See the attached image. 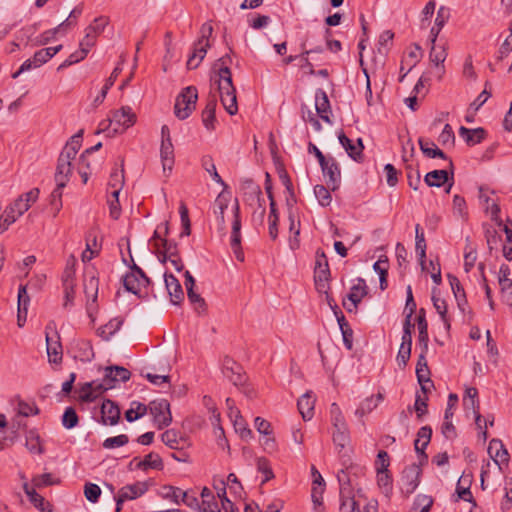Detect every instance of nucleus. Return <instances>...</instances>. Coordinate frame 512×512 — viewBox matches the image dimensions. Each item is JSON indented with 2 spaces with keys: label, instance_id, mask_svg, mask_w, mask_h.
I'll list each match as a JSON object with an SVG mask.
<instances>
[{
  "label": "nucleus",
  "instance_id": "1",
  "mask_svg": "<svg viewBox=\"0 0 512 512\" xmlns=\"http://www.w3.org/2000/svg\"><path fill=\"white\" fill-rule=\"evenodd\" d=\"M231 58L228 54L222 56L212 66L211 82L217 85L220 94V100L223 107L230 115H235L238 111L236 89L232 83L229 64Z\"/></svg>",
  "mask_w": 512,
  "mask_h": 512
},
{
  "label": "nucleus",
  "instance_id": "2",
  "mask_svg": "<svg viewBox=\"0 0 512 512\" xmlns=\"http://www.w3.org/2000/svg\"><path fill=\"white\" fill-rule=\"evenodd\" d=\"M40 190L33 188L21 194L9 204L0 216V233L8 229L19 217H21L38 200Z\"/></svg>",
  "mask_w": 512,
  "mask_h": 512
},
{
  "label": "nucleus",
  "instance_id": "3",
  "mask_svg": "<svg viewBox=\"0 0 512 512\" xmlns=\"http://www.w3.org/2000/svg\"><path fill=\"white\" fill-rule=\"evenodd\" d=\"M136 122V114L128 106L121 107L112 113V116L103 120L99 124V131H107L108 135L113 136L123 133Z\"/></svg>",
  "mask_w": 512,
  "mask_h": 512
},
{
  "label": "nucleus",
  "instance_id": "4",
  "mask_svg": "<svg viewBox=\"0 0 512 512\" xmlns=\"http://www.w3.org/2000/svg\"><path fill=\"white\" fill-rule=\"evenodd\" d=\"M197 99L198 92L196 87L188 86L183 89L181 94L176 98L174 105L175 115L181 120L188 118L196 108Z\"/></svg>",
  "mask_w": 512,
  "mask_h": 512
},
{
  "label": "nucleus",
  "instance_id": "5",
  "mask_svg": "<svg viewBox=\"0 0 512 512\" xmlns=\"http://www.w3.org/2000/svg\"><path fill=\"white\" fill-rule=\"evenodd\" d=\"M147 407L159 429L171 423L170 404L166 399L154 400Z\"/></svg>",
  "mask_w": 512,
  "mask_h": 512
},
{
  "label": "nucleus",
  "instance_id": "6",
  "mask_svg": "<svg viewBox=\"0 0 512 512\" xmlns=\"http://www.w3.org/2000/svg\"><path fill=\"white\" fill-rule=\"evenodd\" d=\"M112 388L113 384L108 381V378L104 374L101 382L91 381L85 383L80 390L79 398L83 402H93L103 392Z\"/></svg>",
  "mask_w": 512,
  "mask_h": 512
},
{
  "label": "nucleus",
  "instance_id": "7",
  "mask_svg": "<svg viewBox=\"0 0 512 512\" xmlns=\"http://www.w3.org/2000/svg\"><path fill=\"white\" fill-rule=\"evenodd\" d=\"M494 194L495 192L490 190L488 187H479V200L485 212L490 215L492 221L501 225L500 207L497 200L492 198V195Z\"/></svg>",
  "mask_w": 512,
  "mask_h": 512
},
{
  "label": "nucleus",
  "instance_id": "8",
  "mask_svg": "<svg viewBox=\"0 0 512 512\" xmlns=\"http://www.w3.org/2000/svg\"><path fill=\"white\" fill-rule=\"evenodd\" d=\"M150 280L144 271L136 264L133 265L132 271L123 277V285L125 289L133 294H138L141 285L149 284Z\"/></svg>",
  "mask_w": 512,
  "mask_h": 512
},
{
  "label": "nucleus",
  "instance_id": "9",
  "mask_svg": "<svg viewBox=\"0 0 512 512\" xmlns=\"http://www.w3.org/2000/svg\"><path fill=\"white\" fill-rule=\"evenodd\" d=\"M324 177L327 178V186L333 191L339 187L341 171L338 163L333 157H328L324 163L320 164Z\"/></svg>",
  "mask_w": 512,
  "mask_h": 512
},
{
  "label": "nucleus",
  "instance_id": "10",
  "mask_svg": "<svg viewBox=\"0 0 512 512\" xmlns=\"http://www.w3.org/2000/svg\"><path fill=\"white\" fill-rule=\"evenodd\" d=\"M107 24V18L102 16L95 18L94 21L85 29V36L81 40L80 46L88 48L93 47L96 42V38L103 32Z\"/></svg>",
  "mask_w": 512,
  "mask_h": 512
},
{
  "label": "nucleus",
  "instance_id": "11",
  "mask_svg": "<svg viewBox=\"0 0 512 512\" xmlns=\"http://www.w3.org/2000/svg\"><path fill=\"white\" fill-rule=\"evenodd\" d=\"M421 468L417 464L406 467L401 476L402 486L406 493H413L420 483Z\"/></svg>",
  "mask_w": 512,
  "mask_h": 512
},
{
  "label": "nucleus",
  "instance_id": "12",
  "mask_svg": "<svg viewBox=\"0 0 512 512\" xmlns=\"http://www.w3.org/2000/svg\"><path fill=\"white\" fill-rule=\"evenodd\" d=\"M71 352L76 360L90 362L94 359L92 344L86 339H74L71 343Z\"/></svg>",
  "mask_w": 512,
  "mask_h": 512
},
{
  "label": "nucleus",
  "instance_id": "13",
  "mask_svg": "<svg viewBox=\"0 0 512 512\" xmlns=\"http://www.w3.org/2000/svg\"><path fill=\"white\" fill-rule=\"evenodd\" d=\"M431 436L432 428L430 426H423L417 432V438L414 441V448L415 451L418 453L420 464H423L428 460V456L425 453V449L430 443Z\"/></svg>",
  "mask_w": 512,
  "mask_h": 512
},
{
  "label": "nucleus",
  "instance_id": "14",
  "mask_svg": "<svg viewBox=\"0 0 512 512\" xmlns=\"http://www.w3.org/2000/svg\"><path fill=\"white\" fill-rule=\"evenodd\" d=\"M164 282L172 304H180L184 299V292L179 280L171 273L164 274Z\"/></svg>",
  "mask_w": 512,
  "mask_h": 512
},
{
  "label": "nucleus",
  "instance_id": "15",
  "mask_svg": "<svg viewBox=\"0 0 512 512\" xmlns=\"http://www.w3.org/2000/svg\"><path fill=\"white\" fill-rule=\"evenodd\" d=\"M446 43L432 45L429 53L430 61L436 66L439 74L438 79L441 80L445 74L444 62L447 58Z\"/></svg>",
  "mask_w": 512,
  "mask_h": 512
},
{
  "label": "nucleus",
  "instance_id": "16",
  "mask_svg": "<svg viewBox=\"0 0 512 512\" xmlns=\"http://www.w3.org/2000/svg\"><path fill=\"white\" fill-rule=\"evenodd\" d=\"M340 144L343 146L347 154L355 161H361L363 157L362 139L358 138L356 143L349 139L343 132L338 135Z\"/></svg>",
  "mask_w": 512,
  "mask_h": 512
},
{
  "label": "nucleus",
  "instance_id": "17",
  "mask_svg": "<svg viewBox=\"0 0 512 512\" xmlns=\"http://www.w3.org/2000/svg\"><path fill=\"white\" fill-rule=\"evenodd\" d=\"M83 286L86 297L91 298L92 303H95L98 296L99 280L94 268L85 271Z\"/></svg>",
  "mask_w": 512,
  "mask_h": 512
},
{
  "label": "nucleus",
  "instance_id": "18",
  "mask_svg": "<svg viewBox=\"0 0 512 512\" xmlns=\"http://www.w3.org/2000/svg\"><path fill=\"white\" fill-rule=\"evenodd\" d=\"M101 419L104 425H116L120 419L119 407L109 399L104 400L101 406Z\"/></svg>",
  "mask_w": 512,
  "mask_h": 512
},
{
  "label": "nucleus",
  "instance_id": "19",
  "mask_svg": "<svg viewBox=\"0 0 512 512\" xmlns=\"http://www.w3.org/2000/svg\"><path fill=\"white\" fill-rule=\"evenodd\" d=\"M52 329L51 324L46 326L45 336H46V344H47V355L50 363L58 364L62 360V346L59 342V336L56 334V340L52 341V338L49 335L48 330Z\"/></svg>",
  "mask_w": 512,
  "mask_h": 512
},
{
  "label": "nucleus",
  "instance_id": "20",
  "mask_svg": "<svg viewBox=\"0 0 512 512\" xmlns=\"http://www.w3.org/2000/svg\"><path fill=\"white\" fill-rule=\"evenodd\" d=\"M488 454L499 467L501 464H507L509 454L501 440L492 439L488 446Z\"/></svg>",
  "mask_w": 512,
  "mask_h": 512
},
{
  "label": "nucleus",
  "instance_id": "21",
  "mask_svg": "<svg viewBox=\"0 0 512 512\" xmlns=\"http://www.w3.org/2000/svg\"><path fill=\"white\" fill-rule=\"evenodd\" d=\"M315 108L320 118L326 123L331 124V120L328 115L330 112V102L323 89H318L315 93Z\"/></svg>",
  "mask_w": 512,
  "mask_h": 512
},
{
  "label": "nucleus",
  "instance_id": "22",
  "mask_svg": "<svg viewBox=\"0 0 512 512\" xmlns=\"http://www.w3.org/2000/svg\"><path fill=\"white\" fill-rule=\"evenodd\" d=\"M72 173V162L58 157L55 181L59 187H65Z\"/></svg>",
  "mask_w": 512,
  "mask_h": 512
},
{
  "label": "nucleus",
  "instance_id": "23",
  "mask_svg": "<svg viewBox=\"0 0 512 512\" xmlns=\"http://www.w3.org/2000/svg\"><path fill=\"white\" fill-rule=\"evenodd\" d=\"M315 399L312 392H306L297 402V407L302 418L307 421L314 415Z\"/></svg>",
  "mask_w": 512,
  "mask_h": 512
},
{
  "label": "nucleus",
  "instance_id": "24",
  "mask_svg": "<svg viewBox=\"0 0 512 512\" xmlns=\"http://www.w3.org/2000/svg\"><path fill=\"white\" fill-rule=\"evenodd\" d=\"M148 490V484L146 482H135L133 484H129L123 486L119 489L120 493L126 498L127 501L137 499L144 495Z\"/></svg>",
  "mask_w": 512,
  "mask_h": 512
},
{
  "label": "nucleus",
  "instance_id": "25",
  "mask_svg": "<svg viewBox=\"0 0 512 512\" xmlns=\"http://www.w3.org/2000/svg\"><path fill=\"white\" fill-rule=\"evenodd\" d=\"M160 156L163 167V172L169 173L172 171L174 165V147L172 141H161Z\"/></svg>",
  "mask_w": 512,
  "mask_h": 512
},
{
  "label": "nucleus",
  "instance_id": "26",
  "mask_svg": "<svg viewBox=\"0 0 512 512\" xmlns=\"http://www.w3.org/2000/svg\"><path fill=\"white\" fill-rule=\"evenodd\" d=\"M459 135L464 139L467 145L474 146L482 142L486 131L483 128L469 129L464 126L459 128Z\"/></svg>",
  "mask_w": 512,
  "mask_h": 512
},
{
  "label": "nucleus",
  "instance_id": "27",
  "mask_svg": "<svg viewBox=\"0 0 512 512\" xmlns=\"http://www.w3.org/2000/svg\"><path fill=\"white\" fill-rule=\"evenodd\" d=\"M105 375L114 388L117 382L128 381L131 377V372L122 366H109L105 368Z\"/></svg>",
  "mask_w": 512,
  "mask_h": 512
},
{
  "label": "nucleus",
  "instance_id": "28",
  "mask_svg": "<svg viewBox=\"0 0 512 512\" xmlns=\"http://www.w3.org/2000/svg\"><path fill=\"white\" fill-rule=\"evenodd\" d=\"M208 47L209 43H203V41H197L194 44L193 53L189 56L187 60L188 69H195L200 65V63L202 62L207 53Z\"/></svg>",
  "mask_w": 512,
  "mask_h": 512
},
{
  "label": "nucleus",
  "instance_id": "29",
  "mask_svg": "<svg viewBox=\"0 0 512 512\" xmlns=\"http://www.w3.org/2000/svg\"><path fill=\"white\" fill-rule=\"evenodd\" d=\"M382 400L383 395L381 393L367 397L360 403L359 407L355 411V415L362 419L365 415L371 413L375 408H377Z\"/></svg>",
  "mask_w": 512,
  "mask_h": 512
},
{
  "label": "nucleus",
  "instance_id": "30",
  "mask_svg": "<svg viewBox=\"0 0 512 512\" xmlns=\"http://www.w3.org/2000/svg\"><path fill=\"white\" fill-rule=\"evenodd\" d=\"M367 295V285L364 279L358 278L357 283L354 284L349 294L347 295L348 300L351 301L352 307L357 308L358 304Z\"/></svg>",
  "mask_w": 512,
  "mask_h": 512
},
{
  "label": "nucleus",
  "instance_id": "31",
  "mask_svg": "<svg viewBox=\"0 0 512 512\" xmlns=\"http://www.w3.org/2000/svg\"><path fill=\"white\" fill-rule=\"evenodd\" d=\"M425 351H422L418 357L417 365H416V375L418 382L422 385V389L425 391L426 387L423 385L424 383H431L429 378V369L427 366V360L425 356Z\"/></svg>",
  "mask_w": 512,
  "mask_h": 512
},
{
  "label": "nucleus",
  "instance_id": "32",
  "mask_svg": "<svg viewBox=\"0 0 512 512\" xmlns=\"http://www.w3.org/2000/svg\"><path fill=\"white\" fill-rule=\"evenodd\" d=\"M217 101L215 97H212L207 102L203 112H202V121L204 126L208 130H213L215 128V111H216Z\"/></svg>",
  "mask_w": 512,
  "mask_h": 512
},
{
  "label": "nucleus",
  "instance_id": "33",
  "mask_svg": "<svg viewBox=\"0 0 512 512\" xmlns=\"http://www.w3.org/2000/svg\"><path fill=\"white\" fill-rule=\"evenodd\" d=\"M424 181L429 187H441L448 181V172L446 170H433L428 172Z\"/></svg>",
  "mask_w": 512,
  "mask_h": 512
},
{
  "label": "nucleus",
  "instance_id": "34",
  "mask_svg": "<svg viewBox=\"0 0 512 512\" xmlns=\"http://www.w3.org/2000/svg\"><path fill=\"white\" fill-rule=\"evenodd\" d=\"M419 146L423 154L428 158H441L447 159L446 154L439 149L435 143L424 140L423 138H419L418 140Z\"/></svg>",
  "mask_w": 512,
  "mask_h": 512
},
{
  "label": "nucleus",
  "instance_id": "35",
  "mask_svg": "<svg viewBox=\"0 0 512 512\" xmlns=\"http://www.w3.org/2000/svg\"><path fill=\"white\" fill-rule=\"evenodd\" d=\"M161 440L166 446L174 450H182L185 444V440L178 437L177 432L173 429L166 430L162 433Z\"/></svg>",
  "mask_w": 512,
  "mask_h": 512
},
{
  "label": "nucleus",
  "instance_id": "36",
  "mask_svg": "<svg viewBox=\"0 0 512 512\" xmlns=\"http://www.w3.org/2000/svg\"><path fill=\"white\" fill-rule=\"evenodd\" d=\"M123 320L120 318H113L107 324L98 329V335L108 341L117 331L120 330Z\"/></svg>",
  "mask_w": 512,
  "mask_h": 512
},
{
  "label": "nucleus",
  "instance_id": "37",
  "mask_svg": "<svg viewBox=\"0 0 512 512\" xmlns=\"http://www.w3.org/2000/svg\"><path fill=\"white\" fill-rule=\"evenodd\" d=\"M62 49V45L55 47L42 48L36 51L33 55L34 63L36 66H42L48 62L54 55H56Z\"/></svg>",
  "mask_w": 512,
  "mask_h": 512
},
{
  "label": "nucleus",
  "instance_id": "38",
  "mask_svg": "<svg viewBox=\"0 0 512 512\" xmlns=\"http://www.w3.org/2000/svg\"><path fill=\"white\" fill-rule=\"evenodd\" d=\"M432 302L433 306L436 309L437 313L440 315L441 320L447 330L450 329V321L447 317V304L446 301L440 298L436 294V289L432 290Z\"/></svg>",
  "mask_w": 512,
  "mask_h": 512
},
{
  "label": "nucleus",
  "instance_id": "39",
  "mask_svg": "<svg viewBox=\"0 0 512 512\" xmlns=\"http://www.w3.org/2000/svg\"><path fill=\"white\" fill-rule=\"evenodd\" d=\"M234 220L232 223L231 232V247H235L241 244V220L239 216V204L236 201L234 206Z\"/></svg>",
  "mask_w": 512,
  "mask_h": 512
},
{
  "label": "nucleus",
  "instance_id": "40",
  "mask_svg": "<svg viewBox=\"0 0 512 512\" xmlns=\"http://www.w3.org/2000/svg\"><path fill=\"white\" fill-rule=\"evenodd\" d=\"M227 207V200L222 195H219L214 202L213 210L220 230H225L224 212Z\"/></svg>",
  "mask_w": 512,
  "mask_h": 512
},
{
  "label": "nucleus",
  "instance_id": "41",
  "mask_svg": "<svg viewBox=\"0 0 512 512\" xmlns=\"http://www.w3.org/2000/svg\"><path fill=\"white\" fill-rule=\"evenodd\" d=\"M138 468L142 470L156 469L161 470L163 468V461L161 457L154 452L147 454L142 461L138 463Z\"/></svg>",
  "mask_w": 512,
  "mask_h": 512
},
{
  "label": "nucleus",
  "instance_id": "42",
  "mask_svg": "<svg viewBox=\"0 0 512 512\" xmlns=\"http://www.w3.org/2000/svg\"><path fill=\"white\" fill-rule=\"evenodd\" d=\"M330 277L329 265H322L321 267H315L314 280L316 287L319 291H324L327 287V281Z\"/></svg>",
  "mask_w": 512,
  "mask_h": 512
},
{
  "label": "nucleus",
  "instance_id": "43",
  "mask_svg": "<svg viewBox=\"0 0 512 512\" xmlns=\"http://www.w3.org/2000/svg\"><path fill=\"white\" fill-rule=\"evenodd\" d=\"M148 407L138 401H133L130 408L125 412V418L128 422H133L146 415Z\"/></svg>",
  "mask_w": 512,
  "mask_h": 512
},
{
  "label": "nucleus",
  "instance_id": "44",
  "mask_svg": "<svg viewBox=\"0 0 512 512\" xmlns=\"http://www.w3.org/2000/svg\"><path fill=\"white\" fill-rule=\"evenodd\" d=\"M330 416L331 422L334 427V430H341L344 428H348L345 417L336 403H332L330 407Z\"/></svg>",
  "mask_w": 512,
  "mask_h": 512
},
{
  "label": "nucleus",
  "instance_id": "45",
  "mask_svg": "<svg viewBox=\"0 0 512 512\" xmlns=\"http://www.w3.org/2000/svg\"><path fill=\"white\" fill-rule=\"evenodd\" d=\"M122 69L121 67L117 66L112 71L109 78L106 80L105 85L103 86L101 92L96 96L94 99V104L99 105L101 104L104 99L106 98V95L108 93V90L114 85L115 80L117 79L118 75L121 73Z\"/></svg>",
  "mask_w": 512,
  "mask_h": 512
},
{
  "label": "nucleus",
  "instance_id": "46",
  "mask_svg": "<svg viewBox=\"0 0 512 512\" xmlns=\"http://www.w3.org/2000/svg\"><path fill=\"white\" fill-rule=\"evenodd\" d=\"M333 442L338 450V453H342V451L349 445L350 443V433L348 428H344L341 430H334L333 432Z\"/></svg>",
  "mask_w": 512,
  "mask_h": 512
},
{
  "label": "nucleus",
  "instance_id": "47",
  "mask_svg": "<svg viewBox=\"0 0 512 512\" xmlns=\"http://www.w3.org/2000/svg\"><path fill=\"white\" fill-rule=\"evenodd\" d=\"M71 24H72V21L64 20L57 27L45 31L44 33L41 34L40 43L47 44L49 41H51L53 38H55L57 33H66L67 29L70 28Z\"/></svg>",
  "mask_w": 512,
  "mask_h": 512
},
{
  "label": "nucleus",
  "instance_id": "48",
  "mask_svg": "<svg viewBox=\"0 0 512 512\" xmlns=\"http://www.w3.org/2000/svg\"><path fill=\"white\" fill-rule=\"evenodd\" d=\"M278 221H279V217H278V213H277L276 203H275L274 199H271L268 222H269V235H270L271 239H273V240H275L278 236Z\"/></svg>",
  "mask_w": 512,
  "mask_h": 512
},
{
  "label": "nucleus",
  "instance_id": "49",
  "mask_svg": "<svg viewBox=\"0 0 512 512\" xmlns=\"http://www.w3.org/2000/svg\"><path fill=\"white\" fill-rule=\"evenodd\" d=\"M415 233H416V236H415V238H416V245H415L416 253L419 257L421 264H423L426 259V241H425V237H424V232L421 230L419 224H417L415 227Z\"/></svg>",
  "mask_w": 512,
  "mask_h": 512
},
{
  "label": "nucleus",
  "instance_id": "50",
  "mask_svg": "<svg viewBox=\"0 0 512 512\" xmlns=\"http://www.w3.org/2000/svg\"><path fill=\"white\" fill-rule=\"evenodd\" d=\"M201 164H202L203 169L207 173L210 174V176L216 183L224 185V182H223L221 176L218 174L216 166H215L214 161L211 156H209V155L203 156L201 159Z\"/></svg>",
  "mask_w": 512,
  "mask_h": 512
},
{
  "label": "nucleus",
  "instance_id": "51",
  "mask_svg": "<svg viewBox=\"0 0 512 512\" xmlns=\"http://www.w3.org/2000/svg\"><path fill=\"white\" fill-rule=\"evenodd\" d=\"M455 134L450 124H446L438 137V142L444 148H452L455 144Z\"/></svg>",
  "mask_w": 512,
  "mask_h": 512
},
{
  "label": "nucleus",
  "instance_id": "52",
  "mask_svg": "<svg viewBox=\"0 0 512 512\" xmlns=\"http://www.w3.org/2000/svg\"><path fill=\"white\" fill-rule=\"evenodd\" d=\"M377 483L385 495L392 491V478L388 470H377Z\"/></svg>",
  "mask_w": 512,
  "mask_h": 512
},
{
  "label": "nucleus",
  "instance_id": "53",
  "mask_svg": "<svg viewBox=\"0 0 512 512\" xmlns=\"http://www.w3.org/2000/svg\"><path fill=\"white\" fill-rule=\"evenodd\" d=\"M168 229V222L166 221L165 223L158 225L154 231L153 237L150 239V243L156 251H160L162 239H166L165 236L168 234Z\"/></svg>",
  "mask_w": 512,
  "mask_h": 512
},
{
  "label": "nucleus",
  "instance_id": "54",
  "mask_svg": "<svg viewBox=\"0 0 512 512\" xmlns=\"http://www.w3.org/2000/svg\"><path fill=\"white\" fill-rule=\"evenodd\" d=\"M448 280H449V284L451 286V289L455 295V298L458 302V306L460 308H462V300L465 301V292H464V289L459 281V279L452 275V274H448Z\"/></svg>",
  "mask_w": 512,
  "mask_h": 512
},
{
  "label": "nucleus",
  "instance_id": "55",
  "mask_svg": "<svg viewBox=\"0 0 512 512\" xmlns=\"http://www.w3.org/2000/svg\"><path fill=\"white\" fill-rule=\"evenodd\" d=\"M30 298L26 290L25 285H20L18 289V320L20 321V316L24 313V320L26 319L27 307L29 304Z\"/></svg>",
  "mask_w": 512,
  "mask_h": 512
},
{
  "label": "nucleus",
  "instance_id": "56",
  "mask_svg": "<svg viewBox=\"0 0 512 512\" xmlns=\"http://www.w3.org/2000/svg\"><path fill=\"white\" fill-rule=\"evenodd\" d=\"M89 50L90 48L88 47L80 46V50L70 54L69 57L66 60H64L62 64H60L58 70H61L63 68L69 67L75 63L80 62L87 56Z\"/></svg>",
  "mask_w": 512,
  "mask_h": 512
},
{
  "label": "nucleus",
  "instance_id": "57",
  "mask_svg": "<svg viewBox=\"0 0 512 512\" xmlns=\"http://www.w3.org/2000/svg\"><path fill=\"white\" fill-rule=\"evenodd\" d=\"M64 187H59L58 185L52 191L50 195V205L53 217H56L60 210L62 209V189Z\"/></svg>",
  "mask_w": 512,
  "mask_h": 512
},
{
  "label": "nucleus",
  "instance_id": "58",
  "mask_svg": "<svg viewBox=\"0 0 512 512\" xmlns=\"http://www.w3.org/2000/svg\"><path fill=\"white\" fill-rule=\"evenodd\" d=\"M328 188L329 187L324 185H316L314 187L315 197L317 198L319 204L323 207L329 206L332 201V196Z\"/></svg>",
  "mask_w": 512,
  "mask_h": 512
},
{
  "label": "nucleus",
  "instance_id": "59",
  "mask_svg": "<svg viewBox=\"0 0 512 512\" xmlns=\"http://www.w3.org/2000/svg\"><path fill=\"white\" fill-rule=\"evenodd\" d=\"M79 417L73 407H67L62 416V425L66 429H72L78 425Z\"/></svg>",
  "mask_w": 512,
  "mask_h": 512
},
{
  "label": "nucleus",
  "instance_id": "60",
  "mask_svg": "<svg viewBox=\"0 0 512 512\" xmlns=\"http://www.w3.org/2000/svg\"><path fill=\"white\" fill-rule=\"evenodd\" d=\"M433 505V499L428 495H418L413 504V511L416 512H430Z\"/></svg>",
  "mask_w": 512,
  "mask_h": 512
},
{
  "label": "nucleus",
  "instance_id": "61",
  "mask_svg": "<svg viewBox=\"0 0 512 512\" xmlns=\"http://www.w3.org/2000/svg\"><path fill=\"white\" fill-rule=\"evenodd\" d=\"M187 290V296L192 305H194L195 310L198 313L205 311L206 303L205 300L201 297L200 294L194 291V288L189 287Z\"/></svg>",
  "mask_w": 512,
  "mask_h": 512
},
{
  "label": "nucleus",
  "instance_id": "62",
  "mask_svg": "<svg viewBox=\"0 0 512 512\" xmlns=\"http://www.w3.org/2000/svg\"><path fill=\"white\" fill-rule=\"evenodd\" d=\"M25 446L31 453H34V454H42L43 453V448L40 443V438L34 432H29V434L26 436Z\"/></svg>",
  "mask_w": 512,
  "mask_h": 512
},
{
  "label": "nucleus",
  "instance_id": "63",
  "mask_svg": "<svg viewBox=\"0 0 512 512\" xmlns=\"http://www.w3.org/2000/svg\"><path fill=\"white\" fill-rule=\"evenodd\" d=\"M394 33L391 30L383 31L378 39V52L380 54H387L389 45L392 44Z\"/></svg>",
  "mask_w": 512,
  "mask_h": 512
},
{
  "label": "nucleus",
  "instance_id": "64",
  "mask_svg": "<svg viewBox=\"0 0 512 512\" xmlns=\"http://www.w3.org/2000/svg\"><path fill=\"white\" fill-rule=\"evenodd\" d=\"M502 300L508 305H512V280L504 278L499 280Z\"/></svg>",
  "mask_w": 512,
  "mask_h": 512
}]
</instances>
